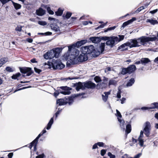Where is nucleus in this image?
<instances>
[{
	"label": "nucleus",
	"instance_id": "nucleus-1",
	"mask_svg": "<svg viewBox=\"0 0 158 158\" xmlns=\"http://www.w3.org/2000/svg\"><path fill=\"white\" fill-rule=\"evenodd\" d=\"M78 56L80 53L79 50L75 49V51L68 52L63 56L64 58L67 61V65H70L76 64L80 62H83L87 60V55L83 52Z\"/></svg>",
	"mask_w": 158,
	"mask_h": 158
},
{
	"label": "nucleus",
	"instance_id": "nucleus-2",
	"mask_svg": "<svg viewBox=\"0 0 158 158\" xmlns=\"http://www.w3.org/2000/svg\"><path fill=\"white\" fill-rule=\"evenodd\" d=\"M63 48H57L48 51L44 55V58L46 59H51L54 57L57 58Z\"/></svg>",
	"mask_w": 158,
	"mask_h": 158
},
{
	"label": "nucleus",
	"instance_id": "nucleus-3",
	"mask_svg": "<svg viewBox=\"0 0 158 158\" xmlns=\"http://www.w3.org/2000/svg\"><path fill=\"white\" fill-rule=\"evenodd\" d=\"M96 86L95 83L92 82L90 81L85 82L83 83L79 82L75 85L76 89L77 91H79L80 89L84 90L85 89H94Z\"/></svg>",
	"mask_w": 158,
	"mask_h": 158
},
{
	"label": "nucleus",
	"instance_id": "nucleus-4",
	"mask_svg": "<svg viewBox=\"0 0 158 158\" xmlns=\"http://www.w3.org/2000/svg\"><path fill=\"white\" fill-rule=\"evenodd\" d=\"M138 40L139 42L140 46L141 45L146 46L147 43L149 41H155L157 39L156 37H148L146 36H142L138 38Z\"/></svg>",
	"mask_w": 158,
	"mask_h": 158
},
{
	"label": "nucleus",
	"instance_id": "nucleus-5",
	"mask_svg": "<svg viewBox=\"0 0 158 158\" xmlns=\"http://www.w3.org/2000/svg\"><path fill=\"white\" fill-rule=\"evenodd\" d=\"M87 42V40H82L80 41H77L76 43L68 46V52L73 51H75V49H77L75 47L78 48L82 45L85 44Z\"/></svg>",
	"mask_w": 158,
	"mask_h": 158
},
{
	"label": "nucleus",
	"instance_id": "nucleus-6",
	"mask_svg": "<svg viewBox=\"0 0 158 158\" xmlns=\"http://www.w3.org/2000/svg\"><path fill=\"white\" fill-rule=\"evenodd\" d=\"M73 98L69 97L65 98L64 100V99H60L56 101V103L59 106L64 105L68 103L69 105H71L73 102Z\"/></svg>",
	"mask_w": 158,
	"mask_h": 158
},
{
	"label": "nucleus",
	"instance_id": "nucleus-7",
	"mask_svg": "<svg viewBox=\"0 0 158 158\" xmlns=\"http://www.w3.org/2000/svg\"><path fill=\"white\" fill-rule=\"evenodd\" d=\"M82 52L84 53H85L86 55L89 54L93 52L96 53L95 52L96 51L95 49L94 48V47L92 45L85 46L82 47L81 48Z\"/></svg>",
	"mask_w": 158,
	"mask_h": 158
},
{
	"label": "nucleus",
	"instance_id": "nucleus-8",
	"mask_svg": "<svg viewBox=\"0 0 158 158\" xmlns=\"http://www.w3.org/2000/svg\"><path fill=\"white\" fill-rule=\"evenodd\" d=\"M136 69V67L135 65H130L127 68H123L122 69L121 73L125 75L126 73H131L134 72Z\"/></svg>",
	"mask_w": 158,
	"mask_h": 158
},
{
	"label": "nucleus",
	"instance_id": "nucleus-9",
	"mask_svg": "<svg viewBox=\"0 0 158 158\" xmlns=\"http://www.w3.org/2000/svg\"><path fill=\"white\" fill-rule=\"evenodd\" d=\"M51 64L53 68L55 69H61L65 67V65L58 60H53Z\"/></svg>",
	"mask_w": 158,
	"mask_h": 158
},
{
	"label": "nucleus",
	"instance_id": "nucleus-10",
	"mask_svg": "<svg viewBox=\"0 0 158 158\" xmlns=\"http://www.w3.org/2000/svg\"><path fill=\"white\" fill-rule=\"evenodd\" d=\"M144 127L143 131L144 134L147 137H148L150 134V131L151 130V125L149 122H146L144 124Z\"/></svg>",
	"mask_w": 158,
	"mask_h": 158
},
{
	"label": "nucleus",
	"instance_id": "nucleus-11",
	"mask_svg": "<svg viewBox=\"0 0 158 158\" xmlns=\"http://www.w3.org/2000/svg\"><path fill=\"white\" fill-rule=\"evenodd\" d=\"M129 43V47L130 48L140 47L139 42L138 39H131L127 42Z\"/></svg>",
	"mask_w": 158,
	"mask_h": 158
},
{
	"label": "nucleus",
	"instance_id": "nucleus-12",
	"mask_svg": "<svg viewBox=\"0 0 158 158\" xmlns=\"http://www.w3.org/2000/svg\"><path fill=\"white\" fill-rule=\"evenodd\" d=\"M117 38L115 36L110 37L109 39L106 42V44L111 48L113 47L115 43H116Z\"/></svg>",
	"mask_w": 158,
	"mask_h": 158
},
{
	"label": "nucleus",
	"instance_id": "nucleus-13",
	"mask_svg": "<svg viewBox=\"0 0 158 158\" xmlns=\"http://www.w3.org/2000/svg\"><path fill=\"white\" fill-rule=\"evenodd\" d=\"M20 69L22 73L24 74L27 73L26 76H30L33 73V72L31 70V68L29 67L20 68Z\"/></svg>",
	"mask_w": 158,
	"mask_h": 158
},
{
	"label": "nucleus",
	"instance_id": "nucleus-14",
	"mask_svg": "<svg viewBox=\"0 0 158 158\" xmlns=\"http://www.w3.org/2000/svg\"><path fill=\"white\" fill-rule=\"evenodd\" d=\"M105 47V43H102L99 45V48L97 49V51L95 53V56H97L99 55L101 53H102L104 50Z\"/></svg>",
	"mask_w": 158,
	"mask_h": 158
},
{
	"label": "nucleus",
	"instance_id": "nucleus-15",
	"mask_svg": "<svg viewBox=\"0 0 158 158\" xmlns=\"http://www.w3.org/2000/svg\"><path fill=\"white\" fill-rule=\"evenodd\" d=\"M143 132L142 131H141L140 132V135L138 138V140L139 142V145L141 147H143V143L144 141L143 139Z\"/></svg>",
	"mask_w": 158,
	"mask_h": 158
},
{
	"label": "nucleus",
	"instance_id": "nucleus-16",
	"mask_svg": "<svg viewBox=\"0 0 158 158\" xmlns=\"http://www.w3.org/2000/svg\"><path fill=\"white\" fill-rule=\"evenodd\" d=\"M50 27L51 29L56 32L60 33L61 31L60 28L57 25L55 24H51Z\"/></svg>",
	"mask_w": 158,
	"mask_h": 158
},
{
	"label": "nucleus",
	"instance_id": "nucleus-17",
	"mask_svg": "<svg viewBox=\"0 0 158 158\" xmlns=\"http://www.w3.org/2000/svg\"><path fill=\"white\" fill-rule=\"evenodd\" d=\"M90 41L94 43H98L101 41V37H92L89 38Z\"/></svg>",
	"mask_w": 158,
	"mask_h": 158
},
{
	"label": "nucleus",
	"instance_id": "nucleus-18",
	"mask_svg": "<svg viewBox=\"0 0 158 158\" xmlns=\"http://www.w3.org/2000/svg\"><path fill=\"white\" fill-rule=\"evenodd\" d=\"M150 62L149 59L147 58H143L141 59V64L143 65H146Z\"/></svg>",
	"mask_w": 158,
	"mask_h": 158
},
{
	"label": "nucleus",
	"instance_id": "nucleus-19",
	"mask_svg": "<svg viewBox=\"0 0 158 158\" xmlns=\"http://www.w3.org/2000/svg\"><path fill=\"white\" fill-rule=\"evenodd\" d=\"M129 43H128L127 42L122 44L119 47V49H121L122 51L127 50V48L126 47L129 46Z\"/></svg>",
	"mask_w": 158,
	"mask_h": 158
},
{
	"label": "nucleus",
	"instance_id": "nucleus-20",
	"mask_svg": "<svg viewBox=\"0 0 158 158\" xmlns=\"http://www.w3.org/2000/svg\"><path fill=\"white\" fill-rule=\"evenodd\" d=\"M104 94L102 95V99L105 102H106L108 98V95L110 94V92H104Z\"/></svg>",
	"mask_w": 158,
	"mask_h": 158
},
{
	"label": "nucleus",
	"instance_id": "nucleus-21",
	"mask_svg": "<svg viewBox=\"0 0 158 158\" xmlns=\"http://www.w3.org/2000/svg\"><path fill=\"white\" fill-rule=\"evenodd\" d=\"M118 122L120 123V127L122 129H123V130L124 131L125 130V124H124L125 122L124 120L123 119H120L119 118H117Z\"/></svg>",
	"mask_w": 158,
	"mask_h": 158
},
{
	"label": "nucleus",
	"instance_id": "nucleus-22",
	"mask_svg": "<svg viewBox=\"0 0 158 158\" xmlns=\"http://www.w3.org/2000/svg\"><path fill=\"white\" fill-rule=\"evenodd\" d=\"M37 15L40 16H42L44 15L45 11L41 8H40L38 10H36Z\"/></svg>",
	"mask_w": 158,
	"mask_h": 158
},
{
	"label": "nucleus",
	"instance_id": "nucleus-23",
	"mask_svg": "<svg viewBox=\"0 0 158 158\" xmlns=\"http://www.w3.org/2000/svg\"><path fill=\"white\" fill-rule=\"evenodd\" d=\"M43 135V134H42V132H41L39 135H38L37 136V137L36 138V139L34 140L32 142H31V143H30V148L31 149V148L32 147V144L33 143H37V142H38V139L41 136H42V135Z\"/></svg>",
	"mask_w": 158,
	"mask_h": 158
},
{
	"label": "nucleus",
	"instance_id": "nucleus-24",
	"mask_svg": "<svg viewBox=\"0 0 158 158\" xmlns=\"http://www.w3.org/2000/svg\"><path fill=\"white\" fill-rule=\"evenodd\" d=\"M146 22L147 23H149L151 24L154 25L155 24H158V22L157 20H154L152 19H147Z\"/></svg>",
	"mask_w": 158,
	"mask_h": 158
},
{
	"label": "nucleus",
	"instance_id": "nucleus-25",
	"mask_svg": "<svg viewBox=\"0 0 158 158\" xmlns=\"http://www.w3.org/2000/svg\"><path fill=\"white\" fill-rule=\"evenodd\" d=\"M8 61V59L7 58H3L0 59V67H1L3 64L7 62Z\"/></svg>",
	"mask_w": 158,
	"mask_h": 158
},
{
	"label": "nucleus",
	"instance_id": "nucleus-26",
	"mask_svg": "<svg viewBox=\"0 0 158 158\" xmlns=\"http://www.w3.org/2000/svg\"><path fill=\"white\" fill-rule=\"evenodd\" d=\"M53 123V118H52L48 123L47 126L46 127V129L47 130H49L50 129Z\"/></svg>",
	"mask_w": 158,
	"mask_h": 158
},
{
	"label": "nucleus",
	"instance_id": "nucleus-27",
	"mask_svg": "<svg viewBox=\"0 0 158 158\" xmlns=\"http://www.w3.org/2000/svg\"><path fill=\"white\" fill-rule=\"evenodd\" d=\"M135 80L134 78H131L128 81L127 84V87L131 86L134 83Z\"/></svg>",
	"mask_w": 158,
	"mask_h": 158
},
{
	"label": "nucleus",
	"instance_id": "nucleus-28",
	"mask_svg": "<svg viewBox=\"0 0 158 158\" xmlns=\"http://www.w3.org/2000/svg\"><path fill=\"white\" fill-rule=\"evenodd\" d=\"M131 126L130 124L126 125V132L127 134L130 133L131 131Z\"/></svg>",
	"mask_w": 158,
	"mask_h": 158
},
{
	"label": "nucleus",
	"instance_id": "nucleus-29",
	"mask_svg": "<svg viewBox=\"0 0 158 158\" xmlns=\"http://www.w3.org/2000/svg\"><path fill=\"white\" fill-rule=\"evenodd\" d=\"M117 83V82L114 79H110L109 81L108 85L110 86L111 85H115Z\"/></svg>",
	"mask_w": 158,
	"mask_h": 158
},
{
	"label": "nucleus",
	"instance_id": "nucleus-30",
	"mask_svg": "<svg viewBox=\"0 0 158 158\" xmlns=\"http://www.w3.org/2000/svg\"><path fill=\"white\" fill-rule=\"evenodd\" d=\"M148 4H146L145 5V6H141L135 12L136 13H139L140 11L141 10H142L143 9H144L145 8H146L148 5Z\"/></svg>",
	"mask_w": 158,
	"mask_h": 158
},
{
	"label": "nucleus",
	"instance_id": "nucleus-31",
	"mask_svg": "<svg viewBox=\"0 0 158 158\" xmlns=\"http://www.w3.org/2000/svg\"><path fill=\"white\" fill-rule=\"evenodd\" d=\"M12 2L13 3V5L16 9L18 10L21 8V6L20 4L14 2L13 1H12Z\"/></svg>",
	"mask_w": 158,
	"mask_h": 158
},
{
	"label": "nucleus",
	"instance_id": "nucleus-32",
	"mask_svg": "<svg viewBox=\"0 0 158 158\" xmlns=\"http://www.w3.org/2000/svg\"><path fill=\"white\" fill-rule=\"evenodd\" d=\"M151 107L149 108V109L154 108H158V103L154 102L151 104Z\"/></svg>",
	"mask_w": 158,
	"mask_h": 158
},
{
	"label": "nucleus",
	"instance_id": "nucleus-33",
	"mask_svg": "<svg viewBox=\"0 0 158 158\" xmlns=\"http://www.w3.org/2000/svg\"><path fill=\"white\" fill-rule=\"evenodd\" d=\"M63 11L62 10L59 8L58 11L55 12V13L57 16H61L63 13Z\"/></svg>",
	"mask_w": 158,
	"mask_h": 158
},
{
	"label": "nucleus",
	"instance_id": "nucleus-34",
	"mask_svg": "<svg viewBox=\"0 0 158 158\" xmlns=\"http://www.w3.org/2000/svg\"><path fill=\"white\" fill-rule=\"evenodd\" d=\"M118 36L119 37V38L117 37H116L117 38V41H116V43L123 40L124 37V36L123 35H119Z\"/></svg>",
	"mask_w": 158,
	"mask_h": 158
},
{
	"label": "nucleus",
	"instance_id": "nucleus-35",
	"mask_svg": "<svg viewBox=\"0 0 158 158\" xmlns=\"http://www.w3.org/2000/svg\"><path fill=\"white\" fill-rule=\"evenodd\" d=\"M60 93L65 95H69L71 94V92L69 90H65L64 91H60Z\"/></svg>",
	"mask_w": 158,
	"mask_h": 158
},
{
	"label": "nucleus",
	"instance_id": "nucleus-36",
	"mask_svg": "<svg viewBox=\"0 0 158 158\" xmlns=\"http://www.w3.org/2000/svg\"><path fill=\"white\" fill-rule=\"evenodd\" d=\"M21 74L20 73H18L15 75H13L11 77V78L13 79H16L18 77H19L20 76Z\"/></svg>",
	"mask_w": 158,
	"mask_h": 158
},
{
	"label": "nucleus",
	"instance_id": "nucleus-37",
	"mask_svg": "<svg viewBox=\"0 0 158 158\" xmlns=\"http://www.w3.org/2000/svg\"><path fill=\"white\" fill-rule=\"evenodd\" d=\"M60 88L64 91L70 90L71 89V88L67 86H61L60 87Z\"/></svg>",
	"mask_w": 158,
	"mask_h": 158
},
{
	"label": "nucleus",
	"instance_id": "nucleus-38",
	"mask_svg": "<svg viewBox=\"0 0 158 158\" xmlns=\"http://www.w3.org/2000/svg\"><path fill=\"white\" fill-rule=\"evenodd\" d=\"M136 20V18L135 17H133L131 19L126 21L128 25L132 23L133 21Z\"/></svg>",
	"mask_w": 158,
	"mask_h": 158
},
{
	"label": "nucleus",
	"instance_id": "nucleus-39",
	"mask_svg": "<svg viewBox=\"0 0 158 158\" xmlns=\"http://www.w3.org/2000/svg\"><path fill=\"white\" fill-rule=\"evenodd\" d=\"M94 80L97 82H98L101 81L100 78L98 76H96L94 78Z\"/></svg>",
	"mask_w": 158,
	"mask_h": 158
},
{
	"label": "nucleus",
	"instance_id": "nucleus-40",
	"mask_svg": "<svg viewBox=\"0 0 158 158\" xmlns=\"http://www.w3.org/2000/svg\"><path fill=\"white\" fill-rule=\"evenodd\" d=\"M38 23L39 24L42 26H45L47 24V23L44 21H39Z\"/></svg>",
	"mask_w": 158,
	"mask_h": 158
},
{
	"label": "nucleus",
	"instance_id": "nucleus-41",
	"mask_svg": "<svg viewBox=\"0 0 158 158\" xmlns=\"http://www.w3.org/2000/svg\"><path fill=\"white\" fill-rule=\"evenodd\" d=\"M47 9L48 12L50 14L53 15L54 14L53 11L51 10V8L49 7H48Z\"/></svg>",
	"mask_w": 158,
	"mask_h": 158
},
{
	"label": "nucleus",
	"instance_id": "nucleus-42",
	"mask_svg": "<svg viewBox=\"0 0 158 158\" xmlns=\"http://www.w3.org/2000/svg\"><path fill=\"white\" fill-rule=\"evenodd\" d=\"M6 70L8 72H13V69L10 67H7L6 68Z\"/></svg>",
	"mask_w": 158,
	"mask_h": 158
},
{
	"label": "nucleus",
	"instance_id": "nucleus-43",
	"mask_svg": "<svg viewBox=\"0 0 158 158\" xmlns=\"http://www.w3.org/2000/svg\"><path fill=\"white\" fill-rule=\"evenodd\" d=\"M116 115L117 116V117H118V118H122V115H121L120 113V112L117 110H116Z\"/></svg>",
	"mask_w": 158,
	"mask_h": 158
},
{
	"label": "nucleus",
	"instance_id": "nucleus-44",
	"mask_svg": "<svg viewBox=\"0 0 158 158\" xmlns=\"http://www.w3.org/2000/svg\"><path fill=\"white\" fill-rule=\"evenodd\" d=\"M110 37L109 36H103L101 38V40H108V39H109V38Z\"/></svg>",
	"mask_w": 158,
	"mask_h": 158
},
{
	"label": "nucleus",
	"instance_id": "nucleus-45",
	"mask_svg": "<svg viewBox=\"0 0 158 158\" xmlns=\"http://www.w3.org/2000/svg\"><path fill=\"white\" fill-rule=\"evenodd\" d=\"M121 91L119 89L117 94V97L118 98H120L121 97Z\"/></svg>",
	"mask_w": 158,
	"mask_h": 158
},
{
	"label": "nucleus",
	"instance_id": "nucleus-46",
	"mask_svg": "<svg viewBox=\"0 0 158 158\" xmlns=\"http://www.w3.org/2000/svg\"><path fill=\"white\" fill-rule=\"evenodd\" d=\"M72 13L70 12H67L65 15V18L67 19H69L71 16Z\"/></svg>",
	"mask_w": 158,
	"mask_h": 158
},
{
	"label": "nucleus",
	"instance_id": "nucleus-47",
	"mask_svg": "<svg viewBox=\"0 0 158 158\" xmlns=\"http://www.w3.org/2000/svg\"><path fill=\"white\" fill-rule=\"evenodd\" d=\"M115 28H116L115 26H114L113 27H111L108 28L105 31L107 32L108 31H110V30H114Z\"/></svg>",
	"mask_w": 158,
	"mask_h": 158
},
{
	"label": "nucleus",
	"instance_id": "nucleus-48",
	"mask_svg": "<svg viewBox=\"0 0 158 158\" xmlns=\"http://www.w3.org/2000/svg\"><path fill=\"white\" fill-rule=\"evenodd\" d=\"M108 155L110 157V158H115V156L114 155H113L110 152L108 153Z\"/></svg>",
	"mask_w": 158,
	"mask_h": 158
},
{
	"label": "nucleus",
	"instance_id": "nucleus-49",
	"mask_svg": "<svg viewBox=\"0 0 158 158\" xmlns=\"http://www.w3.org/2000/svg\"><path fill=\"white\" fill-rule=\"evenodd\" d=\"M34 69L35 72L38 73H40L41 72V70L40 69H38L36 67H35Z\"/></svg>",
	"mask_w": 158,
	"mask_h": 158
},
{
	"label": "nucleus",
	"instance_id": "nucleus-50",
	"mask_svg": "<svg viewBox=\"0 0 158 158\" xmlns=\"http://www.w3.org/2000/svg\"><path fill=\"white\" fill-rule=\"evenodd\" d=\"M10 0H0V1L3 5H4Z\"/></svg>",
	"mask_w": 158,
	"mask_h": 158
},
{
	"label": "nucleus",
	"instance_id": "nucleus-51",
	"mask_svg": "<svg viewBox=\"0 0 158 158\" xmlns=\"http://www.w3.org/2000/svg\"><path fill=\"white\" fill-rule=\"evenodd\" d=\"M106 151L104 149L102 150L101 151V155L102 156H104L106 153Z\"/></svg>",
	"mask_w": 158,
	"mask_h": 158
},
{
	"label": "nucleus",
	"instance_id": "nucleus-52",
	"mask_svg": "<svg viewBox=\"0 0 158 158\" xmlns=\"http://www.w3.org/2000/svg\"><path fill=\"white\" fill-rule=\"evenodd\" d=\"M127 25H128L127 23L126 22H124L123 23V25H122V27H121V29H123V28H124V27H125Z\"/></svg>",
	"mask_w": 158,
	"mask_h": 158
},
{
	"label": "nucleus",
	"instance_id": "nucleus-53",
	"mask_svg": "<svg viewBox=\"0 0 158 158\" xmlns=\"http://www.w3.org/2000/svg\"><path fill=\"white\" fill-rule=\"evenodd\" d=\"M15 30L16 31H21L22 30V27L18 26L15 28Z\"/></svg>",
	"mask_w": 158,
	"mask_h": 158
},
{
	"label": "nucleus",
	"instance_id": "nucleus-54",
	"mask_svg": "<svg viewBox=\"0 0 158 158\" xmlns=\"http://www.w3.org/2000/svg\"><path fill=\"white\" fill-rule=\"evenodd\" d=\"M61 110H59V109H58V110L56 112L55 114V117L56 118H57V117L58 115L59 114V113L60 112H61Z\"/></svg>",
	"mask_w": 158,
	"mask_h": 158
},
{
	"label": "nucleus",
	"instance_id": "nucleus-55",
	"mask_svg": "<svg viewBox=\"0 0 158 158\" xmlns=\"http://www.w3.org/2000/svg\"><path fill=\"white\" fill-rule=\"evenodd\" d=\"M99 147H103L104 143L102 142H99L97 143Z\"/></svg>",
	"mask_w": 158,
	"mask_h": 158
},
{
	"label": "nucleus",
	"instance_id": "nucleus-56",
	"mask_svg": "<svg viewBox=\"0 0 158 158\" xmlns=\"http://www.w3.org/2000/svg\"><path fill=\"white\" fill-rule=\"evenodd\" d=\"M44 156V154L36 156V158H43Z\"/></svg>",
	"mask_w": 158,
	"mask_h": 158
},
{
	"label": "nucleus",
	"instance_id": "nucleus-57",
	"mask_svg": "<svg viewBox=\"0 0 158 158\" xmlns=\"http://www.w3.org/2000/svg\"><path fill=\"white\" fill-rule=\"evenodd\" d=\"M158 11V9H156L153 10H152L150 11V13L152 14H154L156 13Z\"/></svg>",
	"mask_w": 158,
	"mask_h": 158
},
{
	"label": "nucleus",
	"instance_id": "nucleus-58",
	"mask_svg": "<svg viewBox=\"0 0 158 158\" xmlns=\"http://www.w3.org/2000/svg\"><path fill=\"white\" fill-rule=\"evenodd\" d=\"M141 155V153H139L135 156L134 158L130 157V158H139Z\"/></svg>",
	"mask_w": 158,
	"mask_h": 158
},
{
	"label": "nucleus",
	"instance_id": "nucleus-59",
	"mask_svg": "<svg viewBox=\"0 0 158 158\" xmlns=\"http://www.w3.org/2000/svg\"><path fill=\"white\" fill-rule=\"evenodd\" d=\"M107 23V22H106V23H105L104 24H102L101 25L99 26L98 27V28H103L106 25V24Z\"/></svg>",
	"mask_w": 158,
	"mask_h": 158
},
{
	"label": "nucleus",
	"instance_id": "nucleus-60",
	"mask_svg": "<svg viewBox=\"0 0 158 158\" xmlns=\"http://www.w3.org/2000/svg\"><path fill=\"white\" fill-rule=\"evenodd\" d=\"M120 100L121 101V103L123 104L124 103V102L126 100V98H123L120 99Z\"/></svg>",
	"mask_w": 158,
	"mask_h": 158
},
{
	"label": "nucleus",
	"instance_id": "nucleus-61",
	"mask_svg": "<svg viewBox=\"0 0 158 158\" xmlns=\"http://www.w3.org/2000/svg\"><path fill=\"white\" fill-rule=\"evenodd\" d=\"M60 93V92L58 91L54 93V95L55 97H57Z\"/></svg>",
	"mask_w": 158,
	"mask_h": 158
},
{
	"label": "nucleus",
	"instance_id": "nucleus-62",
	"mask_svg": "<svg viewBox=\"0 0 158 158\" xmlns=\"http://www.w3.org/2000/svg\"><path fill=\"white\" fill-rule=\"evenodd\" d=\"M26 40L29 43H31L33 41V40L31 38H27V39Z\"/></svg>",
	"mask_w": 158,
	"mask_h": 158
},
{
	"label": "nucleus",
	"instance_id": "nucleus-63",
	"mask_svg": "<svg viewBox=\"0 0 158 158\" xmlns=\"http://www.w3.org/2000/svg\"><path fill=\"white\" fill-rule=\"evenodd\" d=\"M98 144L97 143H95L93 146L92 149H95L98 148Z\"/></svg>",
	"mask_w": 158,
	"mask_h": 158
},
{
	"label": "nucleus",
	"instance_id": "nucleus-64",
	"mask_svg": "<svg viewBox=\"0 0 158 158\" xmlns=\"http://www.w3.org/2000/svg\"><path fill=\"white\" fill-rule=\"evenodd\" d=\"M13 154V153L12 152L9 153L8 155V156L9 157L8 158H11L12 157Z\"/></svg>",
	"mask_w": 158,
	"mask_h": 158
}]
</instances>
